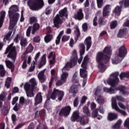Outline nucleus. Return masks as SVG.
<instances>
[{"mask_svg":"<svg viewBox=\"0 0 129 129\" xmlns=\"http://www.w3.org/2000/svg\"><path fill=\"white\" fill-rule=\"evenodd\" d=\"M7 94L3 92L0 94V108L3 107V101H5L7 98Z\"/></svg>","mask_w":129,"mask_h":129,"instance_id":"obj_25","label":"nucleus"},{"mask_svg":"<svg viewBox=\"0 0 129 129\" xmlns=\"http://www.w3.org/2000/svg\"><path fill=\"white\" fill-rule=\"evenodd\" d=\"M99 23L100 25H104L105 24V22L103 21V17H101L99 18Z\"/></svg>","mask_w":129,"mask_h":129,"instance_id":"obj_59","label":"nucleus"},{"mask_svg":"<svg viewBox=\"0 0 129 129\" xmlns=\"http://www.w3.org/2000/svg\"><path fill=\"white\" fill-rule=\"evenodd\" d=\"M26 101V100L25 99V98L24 97H21L20 98V104H24Z\"/></svg>","mask_w":129,"mask_h":129,"instance_id":"obj_55","label":"nucleus"},{"mask_svg":"<svg viewBox=\"0 0 129 129\" xmlns=\"http://www.w3.org/2000/svg\"><path fill=\"white\" fill-rule=\"evenodd\" d=\"M123 3H124V7H125L126 8L128 7L129 0H124L123 1H120L119 2V5H120L121 6H122V5H123Z\"/></svg>","mask_w":129,"mask_h":129,"instance_id":"obj_43","label":"nucleus"},{"mask_svg":"<svg viewBox=\"0 0 129 129\" xmlns=\"http://www.w3.org/2000/svg\"><path fill=\"white\" fill-rule=\"evenodd\" d=\"M79 98L77 97L75 100L74 101V107H77L78 106V104L79 103Z\"/></svg>","mask_w":129,"mask_h":129,"instance_id":"obj_48","label":"nucleus"},{"mask_svg":"<svg viewBox=\"0 0 129 129\" xmlns=\"http://www.w3.org/2000/svg\"><path fill=\"white\" fill-rule=\"evenodd\" d=\"M118 72L114 73V79H113V87H114V91H116V90H119L122 94L124 95H127L128 94V92L125 91L124 89L125 88L123 86H119V87H116L117 86V84L118 83Z\"/></svg>","mask_w":129,"mask_h":129,"instance_id":"obj_6","label":"nucleus"},{"mask_svg":"<svg viewBox=\"0 0 129 129\" xmlns=\"http://www.w3.org/2000/svg\"><path fill=\"white\" fill-rule=\"evenodd\" d=\"M18 99H19V97H15L13 98V100L12 101L13 105H14V104H16V102H17L18 101Z\"/></svg>","mask_w":129,"mask_h":129,"instance_id":"obj_62","label":"nucleus"},{"mask_svg":"<svg viewBox=\"0 0 129 129\" xmlns=\"http://www.w3.org/2000/svg\"><path fill=\"white\" fill-rule=\"evenodd\" d=\"M32 60V56H28L26 60L25 61H26V62H27L28 64H30L31 63V61Z\"/></svg>","mask_w":129,"mask_h":129,"instance_id":"obj_56","label":"nucleus"},{"mask_svg":"<svg viewBox=\"0 0 129 129\" xmlns=\"http://www.w3.org/2000/svg\"><path fill=\"white\" fill-rule=\"evenodd\" d=\"M8 58H11L13 61H16V58L17 57V50L16 49V46H14L13 44L9 45L5 52V54H8Z\"/></svg>","mask_w":129,"mask_h":129,"instance_id":"obj_9","label":"nucleus"},{"mask_svg":"<svg viewBox=\"0 0 129 129\" xmlns=\"http://www.w3.org/2000/svg\"><path fill=\"white\" fill-rule=\"evenodd\" d=\"M107 119L109 121H112L113 120V113H108L107 116Z\"/></svg>","mask_w":129,"mask_h":129,"instance_id":"obj_45","label":"nucleus"},{"mask_svg":"<svg viewBox=\"0 0 129 129\" xmlns=\"http://www.w3.org/2000/svg\"><path fill=\"white\" fill-rule=\"evenodd\" d=\"M70 39V36L63 35L61 38L62 42H67Z\"/></svg>","mask_w":129,"mask_h":129,"instance_id":"obj_46","label":"nucleus"},{"mask_svg":"<svg viewBox=\"0 0 129 129\" xmlns=\"http://www.w3.org/2000/svg\"><path fill=\"white\" fill-rule=\"evenodd\" d=\"M53 39V35L51 34H47L45 37H44V41L45 43H49L51 40Z\"/></svg>","mask_w":129,"mask_h":129,"instance_id":"obj_34","label":"nucleus"},{"mask_svg":"<svg viewBox=\"0 0 129 129\" xmlns=\"http://www.w3.org/2000/svg\"><path fill=\"white\" fill-rule=\"evenodd\" d=\"M127 32V31L126 29L120 30L117 35L118 38H122V37H123V36L126 34Z\"/></svg>","mask_w":129,"mask_h":129,"instance_id":"obj_31","label":"nucleus"},{"mask_svg":"<svg viewBox=\"0 0 129 129\" xmlns=\"http://www.w3.org/2000/svg\"><path fill=\"white\" fill-rule=\"evenodd\" d=\"M80 116H79V111H75L73 113L72 117H71V119L72 121H78L79 120V118Z\"/></svg>","mask_w":129,"mask_h":129,"instance_id":"obj_20","label":"nucleus"},{"mask_svg":"<svg viewBox=\"0 0 129 129\" xmlns=\"http://www.w3.org/2000/svg\"><path fill=\"white\" fill-rule=\"evenodd\" d=\"M5 74H6V70H5L4 65L0 64V75L1 76H4Z\"/></svg>","mask_w":129,"mask_h":129,"instance_id":"obj_38","label":"nucleus"},{"mask_svg":"<svg viewBox=\"0 0 129 129\" xmlns=\"http://www.w3.org/2000/svg\"><path fill=\"white\" fill-rule=\"evenodd\" d=\"M40 28V25L38 23H35L33 26H29L26 31V36L27 37H30V35L31 34H31L32 35H35V33L38 30H39Z\"/></svg>","mask_w":129,"mask_h":129,"instance_id":"obj_13","label":"nucleus"},{"mask_svg":"<svg viewBox=\"0 0 129 129\" xmlns=\"http://www.w3.org/2000/svg\"><path fill=\"white\" fill-rule=\"evenodd\" d=\"M64 97V92L58 89H54L51 95V99L53 100L57 98L58 101H61Z\"/></svg>","mask_w":129,"mask_h":129,"instance_id":"obj_12","label":"nucleus"},{"mask_svg":"<svg viewBox=\"0 0 129 129\" xmlns=\"http://www.w3.org/2000/svg\"><path fill=\"white\" fill-rule=\"evenodd\" d=\"M93 26H97V16H96L93 20Z\"/></svg>","mask_w":129,"mask_h":129,"instance_id":"obj_54","label":"nucleus"},{"mask_svg":"<svg viewBox=\"0 0 129 129\" xmlns=\"http://www.w3.org/2000/svg\"><path fill=\"white\" fill-rule=\"evenodd\" d=\"M124 126L125 127H128L129 129V117L127 118L124 122Z\"/></svg>","mask_w":129,"mask_h":129,"instance_id":"obj_49","label":"nucleus"},{"mask_svg":"<svg viewBox=\"0 0 129 129\" xmlns=\"http://www.w3.org/2000/svg\"><path fill=\"white\" fill-rule=\"evenodd\" d=\"M60 40H61V37H60L59 36H57L55 40L56 45H59V44L60 43Z\"/></svg>","mask_w":129,"mask_h":129,"instance_id":"obj_61","label":"nucleus"},{"mask_svg":"<svg viewBox=\"0 0 129 129\" xmlns=\"http://www.w3.org/2000/svg\"><path fill=\"white\" fill-rule=\"evenodd\" d=\"M87 62H88V56L86 55L81 65L82 68L80 70V75L82 78H86L87 77V71H86Z\"/></svg>","mask_w":129,"mask_h":129,"instance_id":"obj_10","label":"nucleus"},{"mask_svg":"<svg viewBox=\"0 0 129 129\" xmlns=\"http://www.w3.org/2000/svg\"><path fill=\"white\" fill-rule=\"evenodd\" d=\"M12 81V78L10 77H8L6 79V81L5 83V86L7 88H10V84H11V82Z\"/></svg>","mask_w":129,"mask_h":129,"instance_id":"obj_40","label":"nucleus"},{"mask_svg":"<svg viewBox=\"0 0 129 129\" xmlns=\"http://www.w3.org/2000/svg\"><path fill=\"white\" fill-rule=\"evenodd\" d=\"M83 112L87 115H89V110H88V108L87 107H84L83 108Z\"/></svg>","mask_w":129,"mask_h":129,"instance_id":"obj_53","label":"nucleus"},{"mask_svg":"<svg viewBox=\"0 0 129 129\" xmlns=\"http://www.w3.org/2000/svg\"><path fill=\"white\" fill-rule=\"evenodd\" d=\"M86 99H87V97L86 96H83L82 98V100L81 101V103H82V104L85 103V102L86 101Z\"/></svg>","mask_w":129,"mask_h":129,"instance_id":"obj_58","label":"nucleus"},{"mask_svg":"<svg viewBox=\"0 0 129 129\" xmlns=\"http://www.w3.org/2000/svg\"><path fill=\"white\" fill-rule=\"evenodd\" d=\"M95 98L96 101L99 104H103L104 103V100L101 98V96H100V91L96 90L95 93Z\"/></svg>","mask_w":129,"mask_h":129,"instance_id":"obj_15","label":"nucleus"},{"mask_svg":"<svg viewBox=\"0 0 129 129\" xmlns=\"http://www.w3.org/2000/svg\"><path fill=\"white\" fill-rule=\"evenodd\" d=\"M84 43L87 46V51H88L91 47V37H88L85 40Z\"/></svg>","mask_w":129,"mask_h":129,"instance_id":"obj_24","label":"nucleus"},{"mask_svg":"<svg viewBox=\"0 0 129 129\" xmlns=\"http://www.w3.org/2000/svg\"><path fill=\"white\" fill-rule=\"evenodd\" d=\"M74 17L76 20H78V21H81V20H83L84 17V15L83 14L82 9H79L77 12V14L74 15Z\"/></svg>","mask_w":129,"mask_h":129,"instance_id":"obj_17","label":"nucleus"},{"mask_svg":"<svg viewBox=\"0 0 129 129\" xmlns=\"http://www.w3.org/2000/svg\"><path fill=\"white\" fill-rule=\"evenodd\" d=\"M43 100V98H42V95L41 93H38L35 98V105H38L39 103H41Z\"/></svg>","mask_w":129,"mask_h":129,"instance_id":"obj_21","label":"nucleus"},{"mask_svg":"<svg viewBox=\"0 0 129 129\" xmlns=\"http://www.w3.org/2000/svg\"><path fill=\"white\" fill-rule=\"evenodd\" d=\"M120 12H121V7L117 6L114 10V13L117 16L120 15Z\"/></svg>","mask_w":129,"mask_h":129,"instance_id":"obj_39","label":"nucleus"},{"mask_svg":"<svg viewBox=\"0 0 129 129\" xmlns=\"http://www.w3.org/2000/svg\"><path fill=\"white\" fill-rule=\"evenodd\" d=\"M123 27H129V20H126L123 25Z\"/></svg>","mask_w":129,"mask_h":129,"instance_id":"obj_64","label":"nucleus"},{"mask_svg":"<svg viewBox=\"0 0 129 129\" xmlns=\"http://www.w3.org/2000/svg\"><path fill=\"white\" fill-rule=\"evenodd\" d=\"M23 37V35L21 34H17L15 37V38H14V42H15V43H19V41H20V40H21Z\"/></svg>","mask_w":129,"mask_h":129,"instance_id":"obj_37","label":"nucleus"},{"mask_svg":"<svg viewBox=\"0 0 129 129\" xmlns=\"http://www.w3.org/2000/svg\"><path fill=\"white\" fill-rule=\"evenodd\" d=\"M29 82L31 85L29 83H26L24 84V88L26 92L27 96L28 97H33L34 96V93L33 92L34 86H36L37 83L35 78L30 79Z\"/></svg>","mask_w":129,"mask_h":129,"instance_id":"obj_4","label":"nucleus"},{"mask_svg":"<svg viewBox=\"0 0 129 129\" xmlns=\"http://www.w3.org/2000/svg\"><path fill=\"white\" fill-rule=\"evenodd\" d=\"M34 51V46L32 45V43H30L28 47L26 48L25 51V54H29V53H32Z\"/></svg>","mask_w":129,"mask_h":129,"instance_id":"obj_29","label":"nucleus"},{"mask_svg":"<svg viewBox=\"0 0 129 129\" xmlns=\"http://www.w3.org/2000/svg\"><path fill=\"white\" fill-rule=\"evenodd\" d=\"M0 15V28H2V26H3V24L4 23V19H5V17H6V11H2L1 12Z\"/></svg>","mask_w":129,"mask_h":129,"instance_id":"obj_30","label":"nucleus"},{"mask_svg":"<svg viewBox=\"0 0 129 129\" xmlns=\"http://www.w3.org/2000/svg\"><path fill=\"white\" fill-rule=\"evenodd\" d=\"M82 28H83L84 31H86V30H87V29L88 28L87 23H84L82 25Z\"/></svg>","mask_w":129,"mask_h":129,"instance_id":"obj_60","label":"nucleus"},{"mask_svg":"<svg viewBox=\"0 0 129 129\" xmlns=\"http://www.w3.org/2000/svg\"><path fill=\"white\" fill-rule=\"evenodd\" d=\"M70 111H71V107L67 106L62 108L59 112V115H64V116H67L70 114Z\"/></svg>","mask_w":129,"mask_h":129,"instance_id":"obj_14","label":"nucleus"},{"mask_svg":"<svg viewBox=\"0 0 129 129\" xmlns=\"http://www.w3.org/2000/svg\"><path fill=\"white\" fill-rule=\"evenodd\" d=\"M75 34L77 37V38H78L80 36V31H79V28H76V31H75Z\"/></svg>","mask_w":129,"mask_h":129,"instance_id":"obj_50","label":"nucleus"},{"mask_svg":"<svg viewBox=\"0 0 129 129\" xmlns=\"http://www.w3.org/2000/svg\"><path fill=\"white\" fill-rule=\"evenodd\" d=\"M46 64V55L44 54L41 58L40 62L38 64V68H42Z\"/></svg>","mask_w":129,"mask_h":129,"instance_id":"obj_28","label":"nucleus"},{"mask_svg":"<svg viewBox=\"0 0 129 129\" xmlns=\"http://www.w3.org/2000/svg\"><path fill=\"white\" fill-rule=\"evenodd\" d=\"M78 122L84 125V124H86L88 122V119L85 116H80Z\"/></svg>","mask_w":129,"mask_h":129,"instance_id":"obj_26","label":"nucleus"},{"mask_svg":"<svg viewBox=\"0 0 129 129\" xmlns=\"http://www.w3.org/2000/svg\"><path fill=\"white\" fill-rule=\"evenodd\" d=\"M98 110L97 109L94 110L92 113V117H97L98 119H101V118H102V116H98Z\"/></svg>","mask_w":129,"mask_h":129,"instance_id":"obj_32","label":"nucleus"},{"mask_svg":"<svg viewBox=\"0 0 129 129\" xmlns=\"http://www.w3.org/2000/svg\"><path fill=\"white\" fill-rule=\"evenodd\" d=\"M75 64H76V60L74 59L71 60L69 62L67 63L61 70L62 74L60 76L61 79L56 82V85H57V86H60V85H62L64 82H66V80H67V78H68V76H69V74L67 71L69 70V68L73 67Z\"/></svg>","mask_w":129,"mask_h":129,"instance_id":"obj_3","label":"nucleus"},{"mask_svg":"<svg viewBox=\"0 0 129 129\" xmlns=\"http://www.w3.org/2000/svg\"><path fill=\"white\" fill-rule=\"evenodd\" d=\"M97 6L99 9H101L103 5V0H97Z\"/></svg>","mask_w":129,"mask_h":129,"instance_id":"obj_44","label":"nucleus"},{"mask_svg":"<svg viewBox=\"0 0 129 129\" xmlns=\"http://www.w3.org/2000/svg\"><path fill=\"white\" fill-rule=\"evenodd\" d=\"M17 12H19V7L17 5H12L9 9L8 15L10 19L9 29L10 30L14 29L17 23H18L19 18H20V14L17 13Z\"/></svg>","mask_w":129,"mask_h":129,"instance_id":"obj_2","label":"nucleus"},{"mask_svg":"<svg viewBox=\"0 0 129 129\" xmlns=\"http://www.w3.org/2000/svg\"><path fill=\"white\" fill-rule=\"evenodd\" d=\"M6 65L7 68L11 69V72H14V69L15 68V65L10 60L7 59L5 60Z\"/></svg>","mask_w":129,"mask_h":129,"instance_id":"obj_23","label":"nucleus"},{"mask_svg":"<svg viewBox=\"0 0 129 129\" xmlns=\"http://www.w3.org/2000/svg\"><path fill=\"white\" fill-rule=\"evenodd\" d=\"M112 53V50L110 47H105L103 52H99L96 56V62L98 63V68L101 72H104L106 69L105 64L108 62L110 59V56Z\"/></svg>","mask_w":129,"mask_h":129,"instance_id":"obj_1","label":"nucleus"},{"mask_svg":"<svg viewBox=\"0 0 129 129\" xmlns=\"http://www.w3.org/2000/svg\"><path fill=\"white\" fill-rule=\"evenodd\" d=\"M105 84H108L111 87L108 89L107 88H104L105 92H108L110 94H112L113 92V73L110 75L108 79L107 80H104Z\"/></svg>","mask_w":129,"mask_h":129,"instance_id":"obj_11","label":"nucleus"},{"mask_svg":"<svg viewBox=\"0 0 129 129\" xmlns=\"http://www.w3.org/2000/svg\"><path fill=\"white\" fill-rule=\"evenodd\" d=\"M80 47V57L78 61L79 64H80V63H81V61H82V59H83V56H82V55H83V54H84V52H85V46H84V44L83 43L81 44Z\"/></svg>","mask_w":129,"mask_h":129,"instance_id":"obj_18","label":"nucleus"},{"mask_svg":"<svg viewBox=\"0 0 129 129\" xmlns=\"http://www.w3.org/2000/svg\"><path fill=\"white\" fill-rule=\"evenodd\" d=\"M12 35V31H9L6 35V36H5L4 38V41L6 42L7 41H9L10 38L11 37V36Z\"/></svg>","mask_w":129,"mask_h":129,"instance_id":"obj_42","label":"nucleus"},{"mask_svg":"<svg viewBox=\"0 0 129 129\" xmlns=\"http://www.w3.org/2000/svg\"><path fill=\"white\" fill-rule=\"evenodd\" d=\"M27 4L32 11H38L44 6V2L43 0H29Z\"/></svg>","mask_w":129,"mask_h":129,"instance_id":"obj_7","label":"nucleus"},{"mask_svg":"<svg viewBox=\"0 0 129 129\" xmlns=\"http://www.w3.org/2000/svg\"><path fill=\"white\" fill-rule=\"evenodd\" d=\"M78 75V74L77 73H75L72 79V82L73 83H78L79 81L78 80V77H77V76Z\"/></svg>","mask_w":129,"mask_h":129,"instance_id":"obj_35","label":"nucleus"},{"mask_svg":"<svg viewBox=\"0 0 129 129\" xmlns=\"http://www.w3.org/2000/svg\"><path fill=\"white\" fill-rule=\"evenodd\" d=\"M113 109H114V110H116V111H117L118 112H120V113H121V114H122L124 116H125L126 115V113L125 112V111L120 110V109H119V108L117 106V104H116L115 102H114L113 103Z\"/></svg>","mask_w":129,"mask_h":129,"instance_id":"obj_19","label":"nucleus"},{"mask_svg":"<svg viewBox=\"0 0 129 129\" xmlns=\"http://www.w3.org/2000/svg\"><path fill=\"white\" fill-rule=\"evenodd\" d=\"M127 54V50L124 46H122L119 48L118 54L113 59V64L117 65L121 62L125 55Z\"/></svg>","mask_w":129,"mask_h":129,"instance_id":"obj_5","label":"nucleus"},{"mask_svg":"<svg viewBox=\"0 0 129 129\" xmlns=\"http://www.w3.org/2000/svg\"><path fill=\"white\" fill-rule=\"evenodd\" d=\"M37 18L32 17H30L29 19V22L30 24H33V23H37Z\"/></svg>","mask_w":129,"mask_h":129,"instance_id":"obj_47","label":"nucleus"},{"mask_svg":"<svg viewBox=\"0 0 129 129\" xmlns=\"http://www.w3.org/2000/svg\"><path fill=\"white\" fill-rule=\"evenodd\" d=\"M59 15H56L53 20L54 26H55L56 28H59V25L62 24V20H61L60 18H63V17L67 18V9L64 8L63 10L59 11Z\"/></svg>","mask_w":129,"mask_h":129,"instance_id":"obj_8","label":"nucleus"},{"mask_svg":"<svg viewBox=\"0 0 129 129\" xmlns=\"http://www.w3.org/2000/svg\"><path fill=\"white\" fill-rule=\"evenodd\" d=\"M111 10V6L110 5H106L103 9V17H107V16H109V14H110V11Z\"/></svg>","mask_w":129,"mask_h":129,"instance_id":"obj_16","label":"nucleus"},{"mask_svg":"<svg viewBox=\"0 0 129 129\" xmlns=\"http://www.w3.org/2000/svg\"><path fill=\"white\" fill-rule=\"evenodd\" d=\"M122 121L121 119H119L118 121L116 122L114 126V128L115 129H118L119 127H120V125L121 124V122Z\"/></svg>","mask_w":129,"mask_h":129,"instance_id":"obj_41","label":"nucleus"},{"mask_svg":"<svg viewBox=\"0 0 129 129\" xmlns=\"http://www.w3.org/2000/svg\"><path fill=\"white\" fill-rule=\"evenodd\" d=\"M45 71H46V70H43V71L39 72L38 75V78L39 79V81L41 83H43L45 80H46V78H45V75L44 74L45 73Z\"/></svg>","mask_w":129,"mask_h":129,"instance_id":"obj_22","label":"nucleus"},{"mask_svg":"<svg viewBox=\"0 0 129 129\" xmlns=\"http://www.w3.org/2000/svg\"><path fill=\"white\" fill-rule=\"evenodd\" d=\"M41 41V38L39 36L35 37L33 38V42L35 43H39Z\"/></svg>","mask_w":129,"mask_h":129,"instance_id":"obj_52","label":"nucleus"},{"mask_svg":"<svg viewBox=\"0 0 129 129\" xmlns=\"http://www.w3.org/2000/svg\"><path fill=\"white\" fill-rule=\"evenodd\" d=\"M69 92L74 95L77 92H78V86L75 85L72 86Z\"/></svg>","mask_w":129,"mask_h":129,"instance_id":"obj_27","label":"nucleus"},{"mask_svg":"<svg viewBox=\"0 0 129 129\" xmlns=\"http://www.w3.org/2000/svg\"><path fill=\"white\" fill-rule=\"evenodd\" d=\"M20 45L22 47H26L28 45V40L24 36L21 39Z\"/></svg>","mask_w":129,"mask_h":129,"instance_id":"obj_33","label":"nucleus"},{"mask_svg":"<svg viewBox=\"0 0 129 129\" xmlns=\"http://www.w3.org/2000/svg\"><path fill=\"white\" fill-rule=\"evenodd\" d=\"M73 56L75 57V59H77V51L75 49L73 51Z\"/></svg>","mask_w":129,"mask_h":129,"instance_id":"obj_63","label":"nucleus"},{"mask_svg":"<svg viewBox=\"0 0 129 129\" xmlns=\"http://www.w3.org/2000/svg\"><path fill=\"white\" fill-rule=\"evenodd\" d=\"M56 58V56L55 55H53L52 59L49 60V63L50 65H53V64L55 63V59Z\"/></svg>","mask_w":129,"mask_h":129,"instance_id":"obj_51","label":"nucleus"},{"mask_svg":"<svg viewBox=\"0 0 129 129\" xmlns=\"http://www.w3.org/2000/svg\"><path fill=\"white\" fill-rule=\"evenodd\" d=\"M129 78V72H123L121 73L120 75V79H122V78Z\"/></svg>","mask_w":129,"mask_h":129,"instance_id":"obj_36","label":"nucleus"},{"mask_svg":"<svg viewBox=\"0 0 129 129\" xmlns=\"http://www.w3.org/2000/svg\"><path fill=\"white\" fill-rule=\"evenodd\" d=\"M41 54V53L40 52H37L34 57V60L36 62H37V60H38V58L39 57H40V55Z\"/></svg>","mask_w":129,"mask_h":129,"instance_id":"obj_57","label":"nucleus"}]
</instances>
